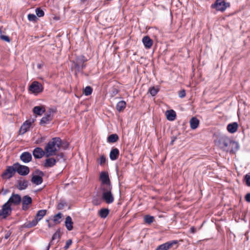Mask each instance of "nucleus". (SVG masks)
I'll return each instance as SVG.
<instances>
[{"mask_svg": "<svg viewBox=\"0 0 250 250\" xmlns=\"http://www.w3.org/2000/svg\"><path fill=\"white\" fill-rule=\"evenodd\" d=\"M144 220L146 223L150 224L153 222L154 217L150 215H146L144 217Z\"/></svg>", "mask_w": 250, "mask_h": 250, "instance_id": "nucleus-32", "label": "nucleus"}, {"mask_svg": "<svg viewBox=\"0 0 250 250\" xmlns=\"http://www.w3.org/2000/svg\"><path fill=\"white\" fill-rule=\"evenodd\" d=\"M177 243L176 241H172L171 242H168L163 244L160 245L156 250H168L171 248L173 245Z\"/></svg>", "mask_w": 250, "mask_h": 250, "instance_id": "nucleus-14", "label": "nucleus"}, {"mask_svg": "<svg viewBox=\"0 0 250 250\" xmlns=\"http://www.w3.org/2000/svg\"><path fill=\"white\" fill-rule=\"evenodd\" d=\"M190 126L191 129H195L198 127L199 121L195 117H192L189 122Z\"/></svg>", "mask_w": 250, "mask_h": 250, "instance_id": "nucleus-25", "label": "nucleus"}, {"mask_svg": "<svg viewBox=\"0 0 250 250\" xmlns=\"http://www.w3.org/2000/svg\"><path fill=\"white\" fill-rule=\"evenodd\" d=\"M59 237V233H57V232H56V233H55L53 234V237H52V239L54 240V239H55L56 238H57V237Z\"/></svg>", "mask_w": 250, "mask_h": 250, "instance_id": "nucleus-43", "label": "nucleus"}, {"mask_svg": "<svg viewBox=\"0 0 250 250\" xmlns=\"http://www.w3.org/2000/svg\"><path fill=\"white\" fill-rule=\"evenodd\" d=\"M73 223L70 216H67L65 220V226L67 229L69 231L72 230Z\"/></svg>", "mask_w": 250, "mask_h": 250, "instance_id": "nucleus-21", "label": "nucleus"}, {"mask_svg": "<svg viewBox=\"0 0 250 250\" xmlns=\"http://www.w3.org/2000/svg\"><path fill=\"white\" fill-rule=\"evenodd\" d=\"M105 162L106 158L104 155L101 156L99 159L98 160V162L100 165L104 164Z\"/></svg>", "mask_w": 250, "mask_h": 250, "instance_id": "nucleus-35", "label": "nucleus"}, {"mask_svg": "<svg viewBox=\"0 0 250 250\" xmlns=\"http://www.w3.org/2000/svg\"><path fill=\"white\" fill-rule=\"evenodd\" d=\"M159 91V89L155 87H151L149 88L148 92L152 96H155Z\"/></svg>", "mask_w": 250, "mask_h": 250, "instance_id": "nucleus-31", "label": "nucleus"}, {"mask_svg": "<svg viewBox=\"0 0 250 250\" xmlns=\"http://www.w3.org/2000/svg\"><path fill=\"white\" fill-rule=\"evenodd\" d=\"M46 222H49V220H46Z\"/></svg>", "mask_w": 250, "mask_h": 250, "instance_id": "nucleus-53", "label": "nucleus"}, {"mask_svg": "<svg viewBox=\"0 0 250 250\" xmlns=\"http://www.w3.org/2000/svg\"><path fill=\"white\" fill-rule=\"evenodd\" d=\"M238 127V124L236 122H234L229 124L227 125V130L229 133H234L237 130Z\"/></svg>", "mask_w": 250, "mask_h": 250, "instance_id": "nucleus-19", "label": "nucleus"}, {"mask_svg": "<svg viewBox=\"0 0 250 250\" xmlns=\"http://www.w3.org/2000/svg\"><path fill=\"white\" fill-rule=\"evenodd\" d=\"M49 248H50V246H49V245H48V246H47V250H49Z\"/></svg>", "mask_w": 250, "mask_h": 250, "instance_id": "nucleus-50", "label": "nucleus"}, {"mask_svg": "<svg viewBox=\"0 0 250 250\" xmlns=\"http://www.w3.org/2000/svg\"><path fill=\"white\" fill-rule=\"evenodd\" d=\"M52 116L51 115V112H49V113L45 114L42 118L40 121V124L41 125H45L48 124L49 121L52 120Z\"/></svg>", "mask_w": 250, "mask_h": 250, "instance_id": "nucleus-16", "label": "nucleus"}, {"mask_svg": "<svg viewBox=\"0 0 250 250\" xmlns=\"http://www.w3.org/2000/svg\"><path fill=\"white\" fill-rule=\"evenodd\" d=\"M33 123V121L31 120H27L26 121L23 125L21 126L20 132L21 134H23L25 133L26 131H27L30 126H31L32 123Z\"/></svg>", "mask_w": 250, "mask_h": 250, "instance_id": "nucleus-11", "label": "nucleus"}, {"mask_svg": "<svg viewBox=\"0 0 250 250\" xmlns=\"http://www.w3.org/2000/svg\"><path fill=\"white\" fill-rule=\"evenodd\" d=\"M222 150L229 153H235L239 149V144L226 135L221 136L215 143Z\"/></svg>", "mask_w": 250, "mask_h": 250, "instance_id": "nucleus-1", "label": "nucleus"}, {"mask_svg": "<svg viewBox=\"0 0 250 250\" xmlns=\"http://www.w3.org/2000/svg\"><path fill=\"white\" fill-rule=\"evenodd\" d=\"M100 179L102 183L101 188L111 187L107 173L102 172L100 173Z\"/></svg>", "mask_w": 250, "mask_h": 250, "instance_id": "nucleus-7", "label": "nucleus"}, {"mask_svg": "<svg viewBox=\"0 0 250 250\" xmlns=\"http://www.w3.org/2000/svg\"><path fill=\"white\" fill-rule=\"evenodd\" d=\"M62 217V214L59 212L58 214L55 215L53 217V221L56 224H59L61 222V219Z\"/></svg>", "mask_w": 250, "mask_h": 250, "instance_id": "nucleus-30", "label": "nucleus"}, {"mask_svg": "<svg viewBox=\"0 0 250 250\" xmlns=\"http://www.w3.org/2000/svg\"><path fill=\"white\" fill-rule=\"evenodd\" d=\"M1 33H2V31H1V28H0V34H1Z\"/></svg>", "mask_w": 250, "mask_h": 250, "instance_id": "nucleus-52", "label": "nucleus"}, {"mask_svg": "<svg viewBox=\"0 0 250 250\" xmlns=\"http://www.w3.org/2000/svg\"><path fill=\"white\" fill-rule=\"evenodd\" d=\"M20 158L23 162L27 163L31 161L32 155L28 152H24L21 154Z\"/></svg>", "mask_w": 250, "mask_h": 250, "instance_id": "nucleus-15", "label": "nucleus"}, {"mask_svg": "<svg viewBox=\"0 0 250 250\" xmlns=\"http://www.w3.org/2000/svg\"><path fill=\"white\" fill-rule=\"evenodd\" d=\"M47 210L46 209H41L39 210L34 219L28 223L27 224L28 227H33L36 226L38 222L41 220L43 217L46 215Z\"/></svg>", "mask_w": 250, "mask_h": 250, "instance_id": "nucleus-4", "label": "nucleus"}, {"mask_svg": "<svg viewBox=\"0 0 250 250\" xmlns=\"http://www.w3.org/2000/svg\"><path fill=\"white\" fill-rule=\"evenodd\" d=\"M0 39L5 42H10L11 41V40L10 39V38H9L8 36H6V35H1V34H0Z\"/></svg>", "mask_w": 250, "mask_h": 250, "instance_id": "nucleus-37", "label": "nucleus"}, {"mask_svg": "<svg viewBox=\"0 0 250 250\" xmlns=\"http://www.w3.org/2000/svg\"><path fill=\"white\" fill-rule=\"evenodd\" d=\"M61 139L58 137L53 138L45 147V156L49 157L55 155L61 146Z\"/></svg>", "mask_w": 250, "mask_h": 250, "instance_id": "nucleus-3", "label": "nucleus"}, {"mask_svg": "<svg viewBox=\"0 0 250 250\" xmlns=\"http://www.w3.org/2000/svg\"><path fill=\"white\" fill-rule=\"evenodd\" d=\"M14 167L16 171L21 175H26L29 172V168L28 167L21 165L19 163L14 164Z\"/></svg>", "mask_w": 250, "mask_h": 250, "instance_id": "nucleus-9", "label": "nucleus"}, {"mask_svg": "<svg viewBox=\"0 0 250 250\" xmlns=\"http://www.w3.org/2000/svg\"><path fill=\"white\" fill-rule=\"evenodd\" d=\"M31 181L33 183L35 184L36 185H39L41 184L42 182V177L38 175H33Z\"/></svg>", "mask_w": 250, "mask_h": 250, "instance_id": "nucleus-24", "label": "nucleus"}, {"mask_svg": "<svg viewBox=\"0 0 250 250\" xmlns=\"http://www.w3.org/2000/svg\"><path fill=\"white\" fill-rule=\"evenodd\" d=\"M28 19L30 21L35 22L37 21V18L36 16L33 14H29L28 15Z\"/></svg>", "mask_w": 250, "mask_h": 250, "instance_id": "nucleus-34", "label": "nucleus"}, {"mask_svg": "<svg viewBox=\"0 0 250 250\" xmlns=\"http://www.w3.org/2000/svg\"><path fill=\"white\" fill-rule=\"evenodd\" d=\"M179 97L182 98L185 97L186 96V91L185 90H181L179 92Z\"/></svg>", "mask_w": 250, "mask_h": 250, "instance_id": "nucleus-40", "label": "nucleus"}, {"mask_svg": "<svg viewBox=\"0 0 250 250\" xmlns=\"http://www.w3.org/2000/svg\"><path fill=\"white\" fill-rule=\"evenodd\" d=\"M28 186V182L25 180H20L19 182L18 188L20 190L25 189Z\"/></svg>", "mask_w": 250, "mask_h": 250, "instance_id": "nucleus-27", "label": "nucleus"}, {"mask_svg": "<svg viewBox=\"0 0 250 250\" xmlns=\"http://www.w3.org/2000/svg\"><path fill=\"white\" fill-rule=\"evenodd\" d=\"M174 141V140H172L171 142V144H173V142Z\"/></svg>", "mask_w": 250, "mask_h": 250, "instance_id": "nucleus-51", "label": "nucleus"}, {"mask_svg": "<svg viewBox=\"0 0 250 250\" xmlns=\"http://www.w3.org/2000/svg\"><path fill=\"white\" fill-rule=\"evenodd\" d=\"M92 92V89L90 86H86L83 91V93L85 96L90 95Z\"/></svg>", "mask_w": 250, "mask_h": 250, "instance_id": "nucleus-33", "label": "nucleus"}, {"mask_svg": "<svg viewBox=\"0 0 250 250\" xmlns=\"http://www.w3.org/2000/svg\"><path fill=\"white\" fill-rule=\"evenodd\" d=\"M245 200L248 202H250V193H248L246 195Z\"/></svg>", "mask_w": 250, "mask_h": 250, "instance_id": "nucleus-42", "label": "nucleus"}, {"mask_svg": "<svg viewBox=\"0 0 250 250\" xmlns=\"http://www.w3.org/2000/svg\"><path fill=\"white\" fill-rule=\"evenodd\" d=\"M119 155V151L118 149H117V148H114L111 150L109 154V157L111 160L114 161L117 159Z\"/></svg>", "mask_w": 250, "mask_h": 250, "instance_id": "nucleus-20", "label": "nucleus"}, {"mask_svg": "<svg viewBox=\"0 0 250 250\" xmlns=\"http://www.w3.org/2000/svg\"><path fill=\"white\" fill-rule=\"evenodd\" d=\"M61 146H62V147L64 149H66L68 146V144L67 143H65V144H63L62 145V144Z\"/></svg>", "mask_w": 250, "mask_h": 250, "instance_id": "nucleus-44", "label": "nucleus"}, {"mask_svg": "<svg viewBox=\"0 0 250 250\" xmlns=\"http://www.w3.org/2000/svg\"><path fill=\"white\" fill-rule=\"evenodd\" d=\"M16 169L14 167V164L11 166L7 167L6 170L2 174V177L3 179H10L15 174Z\"/></svg>", "mask_w": 250, "mask_h": 250, "instance_id": "nucleus-10", "label": "nucleus"}, {"mask_svg": "<svg viewBox=\"0 0 250 250\" xmlns=\"http://www.w3.org/2000/svg\"><path fill=\"white\" fill-rule=\"evenodd\" d=\"M36 14L39 17H42L44 16V12L40 8H38L36 9Z\"/></svg>", "mask_w": 250, "mask_h": 250, "instance_id": "nucleus-36", "label": "nucleus"}, {"mask_svg": "<svg viewBox=\"0 0 250 250\" xmlns=\"http://www.w3.org/2000/svg\"><path fill=\"white\" fill-rule=\"evenodd\" d=\"M126 106V103L124 101L119 102L116 105V109L119 112L123 111Z\"/></svg>", "mask_w": 250, "mask_h": 250, "instance_id": "nucleus-26", "label": "nucleus"}, {"mask_svg": "<svg viewBox=\"0 0 250 250\" xmlns=\"http://www.w3.org/2000/svg\"><path fill=\"white\" fill-rule=\"evenodd\" d=\"M112 187L102 188L103 191V199L107 204L112 203L114 201V197L111 193Z\"/></svg>", "mask_w": 250, "mask_h": 250, "instance_id": "nucleus-5", "label": "nucleus"}, {"mask_svg": "<svg viewBox=\"0 0 250 250\" xmlns=\"http://www.w3.org/2000/svg\"><path fill=\"white\" fill-rule=\"evenodd\" d=\"M48 227H49V228H51V227H52V225H51L50 223H48Z\"/></svg>", "mask_w": 250, "mask_h": 250, "instance_id": "nucleus-47", "label": "nucleus"}, {"mask_svg": "<svg viewBox=\"0 0 250 250\" xmlns=\"http://www.w3.org/2000/svg\"><path fill=\"white\" fill-rule=\"evenodd\" d=\"M190 231L192 233H194L195 231V229L194 228H193V227L191 228H190Z\"/></svg>", "mask_w": 250, "mask_h": 250, "instance_id": "nucleus-46", "label": "nucleus"}, {"mask_svg": "<svg viewBox=\"0 0 250 250\" xmlns=\"http://www.w3.org/2000/svg\"><path fill=\"white\" fill-rule=\"evenodd\" d=\"M74 66L77 71H80L82 70L84 67L85 66L83 63L80 65L78 63H75Z\"/></svg>", "mask_w": 250, "mask_h": 250, "instance_id": "nucleus-38", "label": "nucleus"}, {"mask_svg": "<svg viewBox=\"0 0 250 250\" xmlns=\"http://www.w3.org/2000/svg\"><path fill=\"white\" fill-rule=\"evenodd\" d=\"M167 118L169 121H174L176 118V113L173 110H167L166 112Z\"/></svg>", "mask_w": 250, "mask_h": 250, "instance_id": "nucleus-23", "label": "nucleus"}, {"mask_svg": "<svg viewBox=\"0 0 250 250\" xmlns=\"http://www.w3.org/2000/svg\"><path fill=\"white\" fill-rule=\"evenodd\" d=\"M21 201V197L18 194H12L8 200L2 206L0 209V217L6 218L12 212V208L19 205Z\"/></svg>", "mask_w": 250, "mask_h": 250, "instance_id": "nucleus-2", "label": "nucleus"}, {"mask_svg": "<svg viewBox=\"0 0 250 250\" xmlns=\"http://www.w3.org/2000/svg\"><path fill=\"white\" fill-rule=\"evenodd\" d=\"M63 207V204L62 203H59L58 205V208L59 209H61Z\"/></svg>", "mask_w": 250, "mask_h": 250, "instance_id": "nucleus-45", "label": "nucleus"}, {"mask_svg": "<svg viewBox=\"0 0 250 250\" xmlns=\"http://www.w3.org/2000/svg\"><path fill=\"white\" fill-rule=\"evenodd\" d=\"M229 6V4L226 3L224 0H216L215 2L212 4L211 7L217 11H224Z\"/></svg>", "mask_w": 250, "mask_h": 250, "instance_id": "nucleus-8", "label": "nucleus"}, {"mask_svg": "<svg viewBox=\"0 0 250 250\" xmlns=\"http://www.w3.org/2000/svg\"><path fill=\"white\" fill-rule=\"evenodd\" d=\"M245 179L247 185L249 186H250V176L246 175L245 176Z\"/></svg>", "mask_w": 250, "mask_h": 250, "instance_id": "nucleus-41", "label": "nucleus"}, {"mask_svg": "<svg viewBox=\"0 0 250 250\" xmlns=\"http://www.w3.org/2000/svg\"><path fill=\"white\" fill-rule=\"evenodd\" d=\"M45 111V109L43 106H36L33 109V113L39 116L42 115Z\"/></svg>", "mask_w": 250, "mask_h": 250, "instance_id": "nucleus-18", "label": "nucleus"}, {"mask_svg": "<svg viewBox=\"0 0 250 250\" xmlns=\"http://www.w3.org/2000/svg\"><path fill=\"white\" fill-rule=\"evenodd\" d=\"M56 160L53 158L46 159L45 161L44 166L46 167H50L55 165Z\"/></svg>", "mask_w": 250, "mask_h": 250, "instance_id": "nucleus-22", "label": "nucleus"}, {"mask_svg": "<svg viewBox=\"0 0 250 250\" xmlns=\"http://www.w3.org/2000/svg\"><path fill=\"white\" fill-rule=\"evenodd\" d=\"M33 155L35 158L40 159L45 155V151L41 147H36L33 151Z\"/></svg>", "mask_w": 250, "mask_h": 250, "instance_id": "nucleus-12", "label": "nucleus"}, {"mask_svg": "<svg viewBox=\"0 0 250 250\" xmlns=\"http://www.w3.org/2000/svg\"><path fill=\"white\" fill-rule=\"evenodd\" d=\"M72 241L71 239L68 240L66 242L65 245L64 247V249L67 250V249H68L69 248V247L70 246V245L72 244Z\"/></svg>", "mask_w": 250, "mask_h": 250, "instance_id": "nucleus-39", "label": "nucleus"}, {"mask_svg": "<svg viewBox=\"0 0 250 250\" xmlns=\"http://www.w3.org/2000/svg\"><path fill=\"white\" fill-rule=\"evenodd\" d=\"M29 90L32 93L37 95L42 91L43 86L41 83L34 81L29 86Z\"/></svg>", "mask_w": 250, "mask_h": 250, "instance_id": "nucleus-6", "label": "nucleus"}, {"mask_svg": "<svg viewBox=\"0 0 250 250\" xmlns=\"http://www.w3.org/2000/svg\"><path fill=\"white\" fill-rule=\"evenodd\" d=\"M59 156H60L61 157H63V154L62 153H61V154H59Z\"/></svg>", "mask_w": 250, "mask_h": 250, "instance_id": "nucleus-48", "label": "nucleus"}, {"mask_svg": "<svg viewBox=\"0 0 250 250\" xmlns=\"http://www.w3.org/2000/svg\"><path fill=\"white\" fill-rule=\"evenodd\" d=\"M32 198L29 196H23L22 202L23 210H26L28 208V205L32 203Z\"/></svg>", "mask_w": 250, "mask_h": 250, "instance_id": "nucleus-13", "label": "nucleus"}, {"mask_svg": "<svg viewBox=\"0 0 250 250\" xmlns=\"http://www.w3.org/2000/svg\"><path fill=\"white\" fill-rule=\"evenodd\" d=\"M8 237H9V235H5V238H6V239H7V238H8Z\"/></svg>", "mask_w": 250, "mask_h": 250, "instance_id": "nucleus-49", "label": "nucleus"}, {"mask_svg": "<svg viewBox=\"0 0 250 250\" xmlns=\"http://www.w3.org/2000/svg\"><path fill=\"white\" fill-rule=\"evenodd\" d=\"M143 43L146 48H150L153 44L152 40L148 36H145L143 38Z\"/></svg>", "mask_w": 250, "mask_h": 250, "instance_id": "nucleus-17", "label": "nucleus"}, {"mask_svg": "<svg viewBox=\"0 0 250 250\" xmlns=\"http://www.w3.org/2000/svg\"><path fill=\"white\" fill-rule=\"evenodd\" d=\"M119 138L117 134H113L109 135L107 138V141L109 143H114L117 141Z\"/></svg>", "mask_w": 250, "mask_h": 250, "instance_id": "nucleus-28", "label": "nucleus"}, {"mask_svg": "<svg viewBox=\"0 0 250 250\" xmlns=\"http://www.w3.org/2000/svg\"><path fill=\"white\" fill-rule=\"evenodd\" d=\"M109 214V210L106 208H103L99 211V215L101 217L105 218Z\"/></svg>", "mask_w": 250, "mask_h": 250, "instance_id": "nucleus-29", "label": "nucleus"}]
</instances>
